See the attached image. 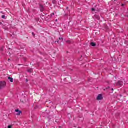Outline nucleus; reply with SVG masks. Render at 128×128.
<instances>
[{
    "label": "nucleus",
    "instance_id": "f257e3e1",
    "mask_svg": "<svg viewBox=\"0 0 128 128\" xmlns=\"http://www.w3.org/2000/svg\"><path fill=\"white\" fill-rule=\"evenodd\" d=\"M6 86V82H0V90L4 88Z\"/></svg>",
    "mask_w": 128,
    "mask_h": 128
},
{
    "label": "nucleus",
    "instance_id": "f03ea898",
    "mask_svg": "<svg viewBox=\"0 0 128 128\" xmlns=\"http://www.w3.org/2000/svg\"><path fill=\"white\" fill-rule=\"evenodd\" d=\"M124 86V82L122 80L118 81L116 84V86Z\"/></svg>",
    "mask_w": 128,
    "mask_h": 128
},
{
    "label": "nucleus",
    "instance_id": "7ed1b4c3",
    "mask_svg": "<svg viewBox=\"0 0 128 128\" xmlns=\"http://www.w3.org/2000/svg\"><path fill=\"white\" fill-rule=\"evenodd\" d=\"M40 10L42 12H44L46 10L44 6H42V4L40 5Z\"/></svg>",
    "mask_w": 128,
    "mask_h": 128
},
{
    "label": "nucleus",
    "instance_id": "20e7f679",
    "mask_svg": "<svg viewBox=\"0 0 128 128\" xmlns=\"http://www.w3.org/2000/svg\"><path fill=\"white\" fill-rule=\"evenodd\" d=\"M103 98L102 95L99 94L97 97V100H102Z\"/></svg>",
    "mask_w": 128,
    "mask_h": 128
},
{
    "label": "nucleus",
    "instance_id": "39448f33",
    "mask_svg": "<svg viewBox=\"0 0 128 128\" xmlns=\"http://www.w3.org/2000/svg\"><path fill=\"white\" fill-rule=\"evenodd\" d=\"M15 112H18L16 116H20V114H22V111H20V110H16Z\"/></svg>",
    "mask_w": 128,
    "mask_h": 128
},
{
    "label": "nucleus",
    "instance_id": "423d86ee",
    "mask_svg": "<svg viewBox=\"0 0 128 128\" xmlns=\"http://www.w3.org/2000/svg\"><path fill=\"white\" fill-rule=\"evenodd\" d=\"M92 12H100V10L96 8H92Z\"/></svg>",
    "mask_w": 128,
    "mask_h": 128
},
{
    "label": "nucleus",
    "instance_id": "0eeeda50",
    "mask_svg": "<svg viewBox=\"0 0 128 128\" xmlns=\"http://www.w3.org/2000/svg\"><path fill=\"white\" fill-rule=\"evenodd\" d=\"M8 80L10 82H14V78L10 77H8Z\"/></svg>",
    "mask_w": 128,
    "mask_h": 128
},
{
    "label": "nucleus",
    "instance_id": "6e6552de",
    "mask_svg": "<svg viewBox=\"0 0 128 128\" xmlns=\"http://www.w3.org/2000/svg\"><path fill=\"white\" fill-rule=\"evenodd\" d=\"M90 46H96V44L94 42H91Z\"/></svg>",
    "mask_w": 128,
    "mask_h": 128
},
{
    "label": "nucleus",
    "instance_id": "1a4fd4ad",
    "mask_svg": "<svg viewBox=\"0 0 128 128\" xmlns=\"http://www.w3.org/2000/svg\"><path fill=\"white\" fill-rule=\"evenodd\" d=\"M95 18H96V20H100V16L98 15H95L94 16Z\"/></svg>",
    "mask_w": 128,
    "mask_h": 128
},
{
    "label": "nucleus",
    "instance_id": "9d476101",
    "mask_svg": "<svg viewBox=\"0 0 128 128\" xmlns=\"http://www.w3.org/2000/svg\"><path fill=\"white\" fill-rule=\"evenodd\" d=\"M52 4H56V0H52Z\"/></svg>",
    "mask_w": 128,
    "mask_h": 128
},
{
    "label": "nucleus",
    "instance_id": "9b49d317",
    "mask_svg": "<svg viewBox=\"0 0 128 128\" xmlns=\"http://www.w3.org/2000/svg\"><path fill=\"white\" fill-rule=\"evenodd\" d=\"M59 40H60V42H64V38H59Z\"/></svg>",
    "mask_w": 128,
    "mask_h": 128
},
{
    "label": "nucleus",
    "instance_id": "f8f14e48",
    "mask_svg": "<svg viewBox=\"0 0 128 128\" xmlns=\"http://www.w3.org/2000/svg\"><path fill=\"white\" fill-rule=\"evenodd\" d=\"M66 42L68 44H72V42L70 40L66 41Z\"/></svg>",
    "mask_w": 128,
    "mask_h": 128
},
{
    "label": "nucleus",
    "instance_id": "ddd939ff",
    "mask_svg": "<svg viewBox=\"0 0 128 128\" xmlns=\"http://www.w3.org/2000/svg\"><path fill=\"white\" fill-rule=\"evenodd\" d=\"M28 72H32V69H30V70H28Z\"/></svg>",
    "mask_w": 128,
    "mask_h": 128
},
{
    "label": "nucleus",
    "instance_id": "4468645a",
    "mask_svg": "<svg viewBox=\"0 0 128 128\" xmlns=\"http://www.w3.org/2000/svg\"><path fill=\"white\" fill-rule=\"evenodd\" d=\"M54 16V13H52V14H50V16L51 18H52V16Z\"/></svg>",
    "mask_w": 128,
    "mask_h": 128
},
{
    "label": "nucleus",
    "instance_id": "2eb2a0df",
    "mask_svg": "<svg viewBox=\"0 0 128 128\" xmlns=\"http://www.w3.org/2000/svg\"><path fill=\"white\" fill-rule=\"evenodd\" d=\"M2 18L4 20H6V16L3 15V16H2Z\"/></svg>",
    "mask_w": 128,
    "mask_h": 128
},
{
    "label": "nucleus",
    "instance_id": "dca6fc26",
    "mask_svg": "<svg viewBox=\"0 0 128 128\" xmlns=\"http://www.w3.org/2000/svg\"><path fill=\"white\" fill-rule=\"evenodd\" d=\"M32 35L33 36L34 38H35L36 34H34V32H32Z\"/></svg>",
    "mask_w": 128,
    "mask_h": 128
},
{
    "label": "nucleus",
    "instance_id": "f3484780",
    "mask_svg": "<svg viewBox=\"0 0 128 128\" xmlns=\"http://www.w3.org/2000/svg\"><path fill=\"white\" fill-rule=\"evenodd\" d=\"M56 43V42H58V44H60V40H57L56 42H55Z\"/></svg>",
    "mask_w": 128,
    "mask_h": 128
},
{
    "label": "nucleus",
    "instance_id": "a211bd4d",
    "mask_svg": "<svg viewBox=\"0 0 128 128\" xmlns=\"http://www.w3.org/2000/svg\"><path fill=\"white\" fill-rule=\"evenodd\" d=\"M110 90H112V92H114V88H111V89H110Z\"/></svg>",
    "mask_w": 128,
    "mask_h": 128
},
{
    "label": "nucleus",
    "instance_id": "6ab92c4d",
    "mask_svg": "<svg viewBox=\"0 0 128 128\" xmlns=\"http://www.w3.org/2000/svg\"><path fill=\"white\" fill-rule=\"evenodd\" d=\"M108 88H110L108 87V88H106V90H108Z\"/></svg>",
    "mask_w": 128,
    "mask_h": 128
},
{
    "label": "nucleus",
    "instance_id": "aec40b11",
    "mask_svg": "<svg viewBox=\"0 0 128 128\" xmlns=\"http://www.w3.org/2000/svg\"><path fill=\"white\" fill-rule=\"evenodd\" d=\"M66 10H68V7H67V8H66Z\"/></svg>",
    "mask_w": 128,
    "mask_h": 128
},
{
    "label": "nucleus",
    "instance_id": "412c9836",
    "mask_svg": "<svg viewBox=\"0 0 128 128\" xmlns=\"http://www.w3.org/2000/svg\"><path fill=\"white\" fill-rule=\"evenodd\" d=\"M0 24H2V22H0Z\"/></svg>",
    "mask_w": 128,
    "mask_h": 128
},
{
    "label": "nucleus",
    "instance_id": "4be33fe9",
    "mask_svg": "<svg viewBox=\"0 0 128 128\" xmlns=\"http://www.w3.org/2000/svg\"><path fill=\"white\" fill-rule=\"evenodd\" d=\"M68 16V14H65V16Z\"/></svg>",
    "mask_w": 128,
    "mask_h": 128
},
{
    "label": "nucleus",
    "instance_id": "5701e85b",
    "mask_svg": "<svg viewBox=\"0 0 128 128\" xmlns=\"http://www.w3.org/2000/svg\"><path fill=\"white\" fill-rule=\"evenodd\" d=\"M124 6V4H122V6Z\"/></svg>",
    "mask_w": 128,
    "mask_h": 128
},
{
    "label": "nucleus",
    "instance_id": "b1692460",
    "mask_svg": "<svg viewBox=\"0 0 128 128\" xmlns=\"http://www.w3.org/2000/svg\"><path fill=\"white\" fill-rule=\"evenodd\" d=\"M56 22H58V20H56Z\"/></svg>",
    "mask_w": 128,
    "mask_h": 128
},
{
    "label": "nucleus",
    "instance_id": "393cba45",
    "mask_svg": "<svg viewBox=\"0 0 128 128\" xmlns=\"http://www.w3.org/2000/svg\"><path fill=\"white\" fill-rule=\"evenodd\" d=\"M88 82H90V80H88Z\"/></svg>",
    "mask_w": 128,
    "mask_h": 128
},
{
    "label": "nucleus",
    "instance_id": "a878e982",
    "mask_svg": "<svg viewBox=\"0 0 128 128\" xmlns=\"http://www.w3.org/2000/svg\"><path fill=\"white\" fill-rule=\"evenodd\" d=\"M8 60H9V61L10 60V59H8Z\"/></svg>",
    "mask_w": 128,
    "mask_h": 128
},
{
    "label": "nucleus",
    "instance_id": "bb28decb",
    "mask_svg": "<svg viewBox=\"0 0 128 128\" xmlns=\"http://www.w3.org/2000/svg\"><path fill=\"white\" fill-rule=\"evenodd\" d=\"M1 14H3L2 12H1Z\"/></svg>",
    "mask_w": 128,
    "mask_h": 128
},
{
    "label": "nucleus",
    "instance_id": "cd10ccee",
    "mask_svg": "<svg viewBox=\"0 0 128 128\" xmlns=\"http://www.w3.org/2000/svg\"><path fill=\"white\" fill-rule=\"evenodd\" d=\"M26 82H28V80H26Z\"/></svg>",
    "mask_w": 128,
    "mask_h": 128
}]
</instances>
